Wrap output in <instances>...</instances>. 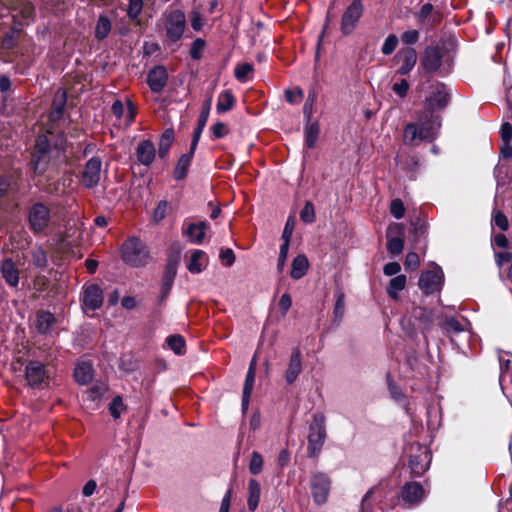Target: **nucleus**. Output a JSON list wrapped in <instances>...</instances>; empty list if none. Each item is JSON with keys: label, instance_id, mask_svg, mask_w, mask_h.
Returning <instances> with one entry per match:
<instances>
[{"label": "nucleus", "instance_id": "obj_25", "mask_svg": "<svg viewBox=\"0 0 512 512\" xmlns=\"http://www.w3.org/2000/svg\"><path fill=\"white\" fill-rule=\"evenodd\" d=\"M93 366L87 361L79 362L74 370V378L80 385H86L93 379Z\"/></svg>", "mask_w": 512, "mask_h": 512}, {"label": "nucleus", "instance_id": "obj_9", "mask_svg": "<svg viewBox=\"0 0 512 512\" xmlns=\"http://www.w3.org/2000/svg\"><path fill=\"white\" fill-rule=\"evenodd\" d=\"M50 210L43 203H35L29 210L28 222L33 233H41L47 229L50 223Z\"/></svg>", "mask_w": 512, "mask_h": 512}, {"label": "nucleus", "instance_id": "obj_22", "mask_svg": "<svg viewBox=\"0 0 512 512\" xmlns=\"http://www.w3.org/2000/svg\"><path fill=\"white\" fill-rule=\"evenodd\" d=\"M0 272L5 282L10 287H17L19 284V270L11 258H6L0 265Z\"/></svg>", "mask_w": 512, "mask_h": 512}, {"label": "nucleus", "instance_id": "obj_7", "mask_svg": "<svg viewBox=\"0 0 512 512\" xmlns=\"http://www.w3.org/2000/svg\"><path fill=\"white\" fill-rule=\"evenodd\" d=\"M444 282V274L439 266L421 274L418 285L425 295L439 293Z\"/></svg>", "mask_w": 512, "mask_h": 512}, {"label": "nucleus", "instance_id": "obj_56", "mask_svg": "<svg viewBox=\"0 0 512 512\" xmlns=\"http://www.w3.org/2000/svg\"><path fill=\"white\" fill-rule=\"evenodd\" d=\"M437 416H438L437 408H435V407L427 408V425L429 428L434 429L439 425Z\"/></svg>", "mask_w": 512, "mask_h": 512}, {"label": "nucleus", "instance_id": "obj_3", "mask_svg": "<svg viewBox=\"0 0 512 512\" xmlns=\"http://www.w3.org/2000/svg\"><path fill=\"white\" fill-rule=\"evenodd\" d=\"M59 153V149L51 147L46 136H38L31 158L34 173L38 175L44 174L52 159Z\"/></svg>", "mask_w": 512, "mask_h": 512}, {"label": "nucleus", "instance_id": "obj_6", "mask_svg": "<svg viewBox=\"0 0 512 512\" xmlns=\"http://www.w3.org/2000/svg\"><path fill=\"white\" fill-rule=\"evenodd\" d=\"M331 488L329 476L323 472H315L310 477V489L316 504L326 503Z\"/></svg>", "mask_w": 512, "mask_h": 512}, {"label": "nucleus", "instance_id": "obj_55", "mask_svg": "<svg viewBox=\"0 0 512 512\" xmlns=\"http://www.w3.org/2000/svg\"><path fill=\"white\" fill-rule=\"evenodd\" d=\"M444 328L450 332V331H453V332H462L465 330V325H463L462 323H460L457 319L455 318H449L445 321L444 323Z\"/></svg>", "mask_w": 512, "mask_h": 512}, {"label": "nucleus", "instance_id": "obj_30", "mask_svg": "<svg viewBox=\"0 0 512 512\" xmlns=\"http://www.w3.org/2000/svg\"><path fill=\"white\" fill-rule=\"evenodd\" d=\"M55 317L50 312H41L37 316L36 326L40 333L50 334L54 329Z\"/></svg>", "mask_w": 512, "mask_h": 512}, {"label": "nucleus", "instance_id": "obj_23", "mask_svg": "<svg viewBox=\"0 0 512 512\" xmlns=\"http://www.w3.org/2000/svg\"><path fill=\"white\" fill-rule=\"evenodd\" d=\"M397 56L401 62V66L397 73L400 75L408 74L414 68L417 62V54L415 49L411 47L404 48L399 51Z\"/></svg>", "mask_w": 512, "mask_h": 512}, {"label": "nucleus", "instance_id": "obj_41", "mask_svg": "<svg viewBox=\"0 0 512 512\" xmlns=\"http://www.w3.org/2000/svg\"><path fill=\"white\" fill-rule=\"evenodd\" d=\"M336 297V302H335V306H334V321H336L337 323H339L343 316H344V312H345V296H344V293L341 292V291H338L335 295Z\"/></svg>", "mask_w": 512, "mask_h": 512}, {"label": "nucleus", "instance_id": "obj_8", "mask_svg": "<svg viewBox=\"0 0 512 512\" xmlns=\"http://www.w3.org/2000/svg\"><path fill=\"white\" fill-rule=\"evenodd\" d=\"M409 468L414 476H421L429 467L431 455L427 447L416 444L411 446Z\"/></svg>", "mask_w": 512, "mask_h": 512}, {"label": "nucleus", "instance_id": "obj_44", "mask_svg": "<svg viewBox=\"0 0 512 512\" xmlns=\"http://www.w3.org/2000/svg\"><path fill=\"white\" fill-rule=\"evenodd\" d=\"M498 360H499V365H500V370H501V375H500V380H501L503 375L506 372L512 370V354H510L508 352H501L498 355Z\"/></svg>", "mask_w": 512, "mask_h": 512}, {"label": "nucleus", "instance_id": "obj_35", "mask_svg": "<svg viewBox=\"0 0 512 512\" xmlns=\"http://www.w3.org/2000/svg\"><path fill=\"white\" fill-rule=\"evenodd\" d=\"M255 382V373L252 369H248L246 374L245 383L243 387V395H242V408L245 411L248 408L249 399L253 390Z\"/></svg>", "mask_w": 512, "mask_h": 512}, {"label": "nucleus", "instance_id": "obj_49", "mask_svg": "<svg viewBox=\"0 0 512 512\" xmlns=\"http://www.w3.org/2000/svg\"><path fill=\"white\" fill-rule=\"evenodd\" d=\"M143 9L142 0H129L127 14L131 19H137Z\"/></svg>", "mask_w": 512, "mask_h": 512}, {"label": "nucleus", "instance_id": "obj_58", "mask_svg": "<svg viewBox=\"0 0 512 512\" xmlns=\"http://www.w3.org/2000/svg\"><path fill=\"white\" fill-rule=\"evenodd\" d=\"M419 256L415 252H409L406 255L404 265L406 269H416L419 265Z\"/></svg>", "mask_w": 512, "mask_h": 512}, {"label": "nucleus", "instance_id": "obj_54", "mask_svg": "<svg viewBox=\"0 0 512 512\" xmlns=\"http://www.w3.org/2000/svg\"><path fill=\"white\" fill-rule=\"evenodd\" d=\"M191 26L195 31H200L204 26V19L197 10H192L190 15Z\"/></svg>", "mask_w": 512, "mask_h": 512}, {"label": "nucleus", "instance_id": "obj_48", "mask_svg": "<svg viewBox=\"0 0 512 512\" xmlns=\"http://www.w3.org/2000/svg\"><path fill=\"white\" fill-rule=\"evenodd\" d=\"M300 218L305 223H312L315 220V210L311 202H306L300 212Z\"/></svg>", "mask_w": 512, "mask_h": 512}, {"label": "nucleus", "instance_id": "obj_12", "mask_svg": "<svg viewBox=\"0 0 512 512\" xmlns=\"http://www.w3.org/2000/svg\"><path fill=\"white\" fill-rule=\"evenodd\" d=\"M392 494V487L385 482H380L377 485L370 488L364 495L361 503L360 512H370L369 503L370 500H374L379 504L383 503L388 499V496Z\"/></svg>", "mask_w": 512, "mask_h": 512}, {"label": "nucleus", "instance_id": "obj_11", "mask_svg": "<svg viewBox=\"0 0 512 512\" xmlns=\"http://www.w3.org/2000/svg\"><path fill=\"white\" fill-rule=\"evenodd\" d=\"M404 225L401 223H392L389 225L387 237V250L389 253L398 255L404 248Z\"/></svg>", "mask_w": 512, "mask_h": 512}, {"label": "nucleus", "instance_id": "obj_17", "mask_svg": "<svg viewBox=\"0 0 512 512\" xmlns=\"http://www.w3.org/2000/svg\"><path fill=\"white\" fill-rule=\"evenodd\" d=\"M25 377L31 387H39L47 378L46 368L40 361H30L25 369Z\"/></svg>", "mask_w": 512, "mask_h": 512}, {"label": "nucleus", "instance_id": "obj_62", "mask_svg": "<svg viewBox=\"0 0 512 512\" xmlns=\"http://www.w3.org/2000/svg\"><path fill=\"white\" fill-rule=\"evenodd\" d=\"M401 39L405 44H414L419 39V32L417 30H408L401 35Z\"/></svg>", "mask_w": 512, "mask_h": 512}, {"label": "nucleus", "instance_id": "obj_52", "mask_svg": "<svg viewBox=\"0 0 512 512\" xmlns=\"http://www.w3.org/2000/svg\"><path fill=\"white\" fill-rule=\"evenodd\" d=\"M288 251H289V244L283 243L280 246L279 257H278V261H277V269L279 272H282L284 270L286 259L288 256Z\"/></svg>", "mask_w": 512, "mask_h": 512}, {"label": "nucleus", "instance_id": "obj_42", "mask_svg": "<svg viewBox=\"0 0 512 512\" xmlns=\"http://www.w3.org/2000/svg\"><path fill=\"white\" fill-rule=\"evenodd\" d=\"M108 390V386L104 382L95 383L91 388H89L86 392L87 398L96 401L100 399Z\"/></svg>", "mask_w": 512, "mask_h": 512}, {"label": "nucleus", "instance_id": "obj_2", "mask_svg": "<svg viewBox=\"0 0 512 512\" xmlns=\"http://www.w3.org/2000/svg\"><path fill=\"white\" fill-rule=\"evenodd\" d=\"M121 257L131 267H143L150 258L146 244L138 237H129L121 246Z\"/></svg>", "mask_w": 512, "mask_h": 512}, {"label": "nucleus", "instance_id": "obj_29", "mask_svg": "<svg viewBox=\"0 0 512 512\" xmlns=\"http://www.w3.org/2000/svg\"><path fill=\"white\" fill-rule=\"evenodd\" d=\"M411 316L419 322L418 326L422 329L428 328L433 322L432 310L421 306H415L412 309Z\"/></svg>", "mask_w": 512, "mask_h": 512}, {"label": "nucleus", "instance_id": "obj_45", "mask_svg": "<svg viewBox=\"0 0 512 512\" xmlns=\"http://www.w3.org/2000/svg\"><path fill=\"white\" fill-rule=\"evenodd\" d=\"M253 71V66L250 63H242L235 68V77L240 82H245L249 74Z\"/></svg>", "mask_w": 512, "mask_h": 512}, {"label": "nucleus", "instance_id": "obj_47", "mask_svg": "<svg viewBox=\"0 0 512 512\" xmlns=\"http://www.w3.org/2000/svg\"><path fill=\"white\" fill-rule=\"evenodd\" d=\"M32 262L36 267L43 268L47 264V256L45 251L41 248H35L32 251Z\"/></svg>", "mask_w": 512, "mask_h": 512}, {"label": "nucleus", "instance_id": "obj_5", "mask_svg": "<svg viewBox=\"0 0 512 512\" xmlns=\"http://www.w3.org/2000/svg\"><path fill=\"white\" fill-rule=\"evenodd\" d=\"M326 439L325 417L322 414H315L309 426L308 435V454L310 457H316L322 450Z\"/></svg>", "mask_w": 512, "mask_h": 512}, {"label": "nucleus", "instance_id": "obj_53", "mask_svg": "<svg viewBox=\"0 0 512 512\" xmlns=\"http://www.w3.org/2000/svg\"><path fill=\"white\" fill-rule=\"evenodd\" d=\"M219 257L223 265L227 267L231 266L235 262L234 252L230 248L221 249Z\"/></svg>", "mask_w": 512, "mask_h": 512}, {"label": "nucleus", "instance_id": "obj_38", "mask_svg": "<svg viewBox=\"0 0 512 512\" xmlns=\"http://www.w3.org/2000/svg\"><path fill=\"white\" fill-rule=\"evenodd\" d=\"M320 128L317 122L310 123L305 129V142L307 147L312 148L319 136Z\"/></svg>", "mask_w": 512, "mask_h": 512}, {"label": "nucleus", "instance_id": "obj_57", "mask_svg": "<svg viewBox=\"0 0 512 512\" xmlns=\"http://www.w3.org/2000/svg\"><path fill=\"white\" fill-rule=\"evenodd\" d=\"M123 402L121 397H115L109 407L112 417L119 418L122 412Z\"/></svg>", "mask_w": 512, "mask_h": 512}, {"label": "nucleus", "instance_id": "obj_27", "mask_svg": "<svg viewBox=\"0 0 512 512\" xmlns=\"http://www.w3.org/2000/svg\"><path fill=\"white\" fill-rule=\"evenodd\" d=\"M261 495V486L256 479H250L248 482L247 505L251 512L255 511L259 505Z\"/></svg>", "mask_w": 512, "mask_h": 512}, {"label": "nucleus", "instance_id": "obj_43", "mask_svg": "<svg viewBox=\"0 0 512 512\" xmlns=\"http://www.w3.org/2000/svg\"><path fill=\"white\" fill-rule=\"evenodd\" d=\"M263 469V457L259 452L254 451L249 463V471L253 475H258Z\"/></svg>", "mask_w": 512, "mask_h": 512}, {"label": "nucleus", "instance_id": "obj_18", "mask_svg": "<svg viewBox=\"0 0 512 512\" xmlns=\"http://www.w3.org/2000/svg\"><path fill=\"white\" fill-rule=\"evenodd\" d=\"M208 223L200 221L198 223L185 222L183 225V234L194 244H201L205 238Z\"/></svg>", "mask_w": 512, "mask_h": 512}, {"label": "nucleus", "instance_id": "obj_16", "mask_svg": "<svg viewBox=\"0 0 512 512\" xmlns=\"http://www.w3.org/2000/svg\"><path fill=\"white\" fill-rule=\"evenodd\" d=\"M103 291L96 284H88L83 287L82 302L90 310H96L103 303Z\"/></svg>", "mask_w": 512, "mask_h": 512}, {"label": "nucleus", "instance_id": "obj_40", "mask_svg": "<svg viewBox=\"0 0 512 512\" xmlns=\"http://www.w3.org/2000/svg\"><path fill=\"white\" fill-rule=\"evenodd\" d=\"M166 343L168 347L177 355H182L185 348V340L180 335H171L167 337Z\"/></svg>", "mask_w": 512, "mask_h": 512}, {"label": "nucleus", "instance_id": "obj_19", "mask_svg": "<svg viewBox=\"0 0 512 512\" xmlns=\"http://www.w3.org/2000/svg\"><path fill=\"white\" fill-rule=\"evenodd\" d=\"M302 372V359L299 348L292 350L284 378L288 384H292Z\"/></svg>", "mask_w": 512, "mask_h": 512}, {"label": "nucleus", "instance_id": "obj_31", "mask_svg": "<svg viewBox=\"0 0 512 512\" xmlns=\"http://www.w3.org/2000/svg\"><path fill=\"white\" fill-rule=\"evenodd\" d=\"M407 278L405 275L400 274L395 276L389 281L387 287V294L393 300H398L399 292L402 291L406 287Z\"/></svg>", "mask_w": 512, "mask_h": 512}, {"label": "nucleus", "instance_id": "obj_1", "mask_svg": "<svg viewBox=\"0 0 512 512\" xmlns=\"http://www.w3.org/2000/svg\"><path fill=\"white\" fill-rule=\"evenodd\" d=\"M449 91L444 84H437L426 99L427 109L421 113L414 123H408L404 128L403 141L405 145L414 146L421 141H431L440 128L439 116L436 110L444 109L449 102Z\"/></svg>", "mask_w": 512, "mask_h": 512}, {"label": "nucleus", "instance_id": "obj_36", "mask_svg": "<svg viewBox=\"0 0 512 512\" xmlns=\"http://www.w3.org/2000/svg\"><path fill=\"white\" fill-rule=\"evenodd\" d=\"M174 140V131L166 129L160 137L158 144V155L160 158H165Z\"/></svg>", "mask_w": 512, "mask_h": 512}, {"label": "nucleus", "instance_id": "obj_63", "mask_svg": "<svg viewBox=\"0 0 512 512\" xmlns=\"http://www.w3.org/2000/svg\"><path fill=\"white\" fill-rule=\"evenodd\" d=\"M166 211H167V202L166 201L159 202V204L157 205V207L155 208L154 213H153L154 220L156 222H159L162 219H164V217L166 215Z\"/></svg>", "mask_w": 512, "mask_h": 512}, {"label": "nucleus", "instance_id": "obj_4", "mask_svg": "<svg viewBox=\"0 0 512 512\" xmlns=\"http://www.w3.org/2000/svg\"><path fill=\"white\" fill-rule=\"evenodd\" d=\"M167 38L172 42L179 41L186 28V15L178 8H168L162 15Z\"/></svg>", "mask_w": 512, "mask_h": 512}, {"label": "nucleus", "instance_id": "obj_46", "mask_svg": "<svg viewBox=\"0 0 512 512\" xmlns=\"http://www.w3.org/2000/svg\"><path fill=\"white\" fill-rule=\"evenodd\" d=\"M398 45V38L396 35L394 34H390L387 36V38L385 39L383 45H382V48H381V52L384 54V55H390L394 52V50L396 49Z\"/></svg>", "mask_w": 512, "mask_h": 512}, {"label": "nucleus", "instance_id": "obj_32", "mask_svg": "<svg viewBox=\"0 0 512 512\" xmlns=\"http://www.w3.org/2000/svg\"><path fill=\"white\" fill-rule=\"evenodd\" d=\"M192 159L193 156L191 153H185L179 158L173 172L176 180H181L186 177Z\"/></svg>", "mask_w": 512, "mask_h": 512}, {"label": "nucleus", "instance_id": "obj_15", "mask_svg": "<svg viewBox=\"0 0 512 512\" xmlns=\"http://www.w3.org/2000/svg\"><path fill=\"white\" fill-rule=\"evenodd\" d=\"M101 167V160L97 157H93L87 161L82 174V182L86 187L92 188L99 183Z\"/></svg>", "mask_w": 512, "mask_h": 512}, {"label": "nucleus", "instance_id": "obj_28", "mask_svg": "<svg viewBox=\"0 0 512 512\" xmlns=\"http://www.w3.org/2000/svg\"><path fill=\"white\" fill-rule=\"evenodd\" d=\"M309 262L304 254H300L293 259L290 276L294 280L301 279L308 271Z\"/></svg>", "mask_w": 512, "mask_h": 512}, {"label": "nucleus", "instance_id": "obj_60", "mask_svg": "<svg viewBox=\"0 0 512 512\" xmlns=\"http://www.w3.org/2000/svg\"><path fill=\"white\" fill-rule=\"evenodd\" d=\"M293 230H294V220L292 218H289L285 224L283 234H282L283 243L290 244V239L293 234Z\"/></svg>", "mask_w": 512, "mask_h": 512}, {"label": "nucleus", "instance_id": "obj_37", "mask_svg": "<svg viewBox=\"0 0 512 512\" xmlns=\"http://www.w3.org/2000/svg\"><path fill=\"white\" fill-rule=\"evenodd\" d=\"M17 14L13 17H21L22 20L26 23H28L30 20L33 19L35 15V9L34 6L28 2V1H20L17 8H16Z\"/></svg>", "mask_w": 512, "mask_h": 512}, {"label": "nucleus", "instance_id": "obj_26", "mask_svg": "<svg viewBox=\"0 0 512 512\" xmlns=\"http://www.w3.org/2000/svg\"><path fill=\"white\" fill-rule=\"evenodd\" d=\"M207 263L208 258L206 253L202 250H194L191 254L187 269L192 274H199L207 266Z\"/></svg>", "mask_w": 512, "mask_h": 512}, {"label": "nucleus", "instance_id": "obj_24", "mask_svg": "<svg viewBox=\"0 0 512 512\" xmlns=\"http://www.w3.org/2000/svg\"><path fill=\"white\" fill-rule=\"evenodd\" d=\"M67 102V94L63 89H58L53 97L49 118L51 121H58L63 116Z\"/></svg>", "mask_w": 512, "mask_h": 512}, {"label": "nucleus", "instance_id": "obj_34", "mask_svg": "<svg viewBox=\"0 0 512 512\" xmlns=\"http://www.w3.org/2000/svg\"><path fill=\"white\" fill-rule=\"evenodd\" d=\"M235 104V98L230 90L222 91L217 100L216 110L218 113H225L232 109Z\"/></svg>", "mask_w": 512, "mask_h": 512}, {"label": "nucleus", "instance_id": "obj_21", "mask_svg": "<svg viewBox=\"0 0 512 512\" xmlns=\"http://www.w3.org/2000/svg\"><path fill=\"white\" fill-rule=\"evenodd\" d=\"M136 156L139 163L149 166L153 163L156 150L154 144L150 140L141 141L136 148Z\"/></svg>", "mask_w": 512, "mask_h": 512}, {"label": "nucleus", "instance_id": "obj_51", "mask_svg": "<svg viewBox=\"0 0 512 512\" xmlns=\"http://www.w3.org/2000/svg\"><path fill=\"white\" fill-rule=\"evenodd\" d=\"M205 47V41L201 38H197L193 41L191 49H190V55L193 59H199L201 57L202 51Z\"/></svg>", "mask_w": 512, "mask_h": 512}, {"label": "nucleus", "instance_id": "obj_10", "mask_svg": "<svg viewBox=\"0 0 512 512\" xmlns=\"http://www.w3.org/2000/svg\"><path fill=\"white\" fill-rule=\"evenodd\" d=\"M363 10L361 0H353L346 8L341 19V31L344 35H349L354 31L363 14Z\"/></svg>", "mask_w": 512, "mask_h": 512}, {"label": "nucleus", "instance_id": "obj_13", "mask_svg": "<svg viewBox=\"0 0 512 512\" xmlns=\"http://www.w3.org/2000/svg\"><path fill=\"white\" fill-rule=\"evenodd\" d=\"M428 490L418 482L406 483L401 490V500L407 506L419 504L427 495Z\"/></svg>", "mask_w": 512, "mask_h": 512}, {"label": "nucleus", "instance_id": "obj_59", "mask_svg": "<svg viewBox=\"0 0 512 512\" xmlns=\"http://www.w3.org/2000/svg\"><path fill=\"white\" fill-rule=\"evenodd\" d=\"M493 221L494 224L502 231H506L508 229V219L502 212L497 211L494 214Z\"/></svg>", "mask_w": 512, "mask_h": 512}, {"label": "nucleus", "instance_id": "obj_61", "mask_svg": "<svg viewBox=\"0 0 512 512\" xmlns=\"http://www.w3.org/2000/svg\"><path fill=\"white\" fill-rule=\"evenodd\" d=\"M392 89L400 97H405L409 89V84L405 79H402L400 82L394 83Z\"/></svg>", "mask_w": 512, "mask_h": 512}, {"label": "nucleus", "instance_id": "obj_33", "mask_svg": "<svg viewBox=\"0 0 512 512\" xmlns=\"http://www.w3.org/2000/svg\"><path fill=\"white\" fill-rule=\"evenodd\" d=\"M111 29L112 23L109 18L105 15H100L95 26V38L97 40H104L111 32Z\"/></svg>", "mask_w": 512, "mask_h": 512}, {"label": "nucleus", "instance_id": "obj_50", "mask_svg": "<svg viewBox=\"0 0 512 512\" xmlns=\"http://www.w3.org/2000/svg\"><path fill=\"white\" fill-rule=\"evenodd\" d=\"M390 213L396 219H401L405 215V207L400 199H394L390 204Z\"/></svg>", "mask_w": 512, "mask_h": 512}, {"label": "nucleus", "instance_id": "obj_39", "mask_svg": "<svg viewBox=\"0 0 512 512\" xmlns=\"http://www.w3.org/2000/svg\"><path fill=\"white\" fill-rule=\"evenodd\" d=\"M177 265H178V260L175 259V260H170L166 266V270H165V274H164V288L166 291H168L172 286L174 278L177 274Z\"/></svg>", "mask_w": 512, "mask_h": 512}, {"label": "nucleus", "instance_id": "obj_64", "mask_svg": "<svg viewBox=\"0 0 512 512\" xmlns=\"http://www.w3.org/2000/svg\"><path fill=\"white\" fill-rule=\"evenodd\" d=\"M401 271V266L398 262H389L387 264H385L384 268H383V273L386 275V276H394L399 273Z\"/></svg>", "mask_w": 512, "mask_h": 512}, {"label": "nucleus", "instance_id": "obj_14", "mask_svg": "<svg viewBox=\"0 0 512 512\" xmlns=\"http://www.w3.org/2000/svg\"><path fill=\"white\" fill-rule=\"evenodd\" d=\"M443 51L437 46H428L422 57L421 65L427 73L437 72L442 63Z\"/></svg>", "mask_w": 512, "mask_h": 512}, {"label": "nucleus", "instance_id": "obj_20", "mask_svg": "<svg viewBox=\"0 0 512 512\" xmlns=\"http://www.w3.org/2000/svg\"><path fill=\"white\" fill-rule=\"evenodd\" d=\"M167 80L166 69L162 66H156L148 73L147 81L153 92H160L166 86Z\"/></svg>", "mask_w": 512, "mask_h": 512}]
</instances>
